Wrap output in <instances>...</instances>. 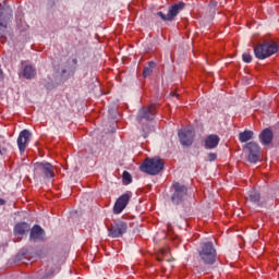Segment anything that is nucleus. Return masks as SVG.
<instances>
[{
    "label": "nucleus",
    "mask_w": 279,
    "mask_h": 279,
    "mask_svg": "<svg viewBox=\"0 0 279 279\" xmlns=\"http://www.w3.org/2000/svg\"><path fill=\"white\" fill-rule=\"evenodd\" d=\"M279 45L278 43L270 40L264 41L254 48L255 57L258 60H266V58H271L274 53H278Z\"/></svg>",
    "instance_id": "obj_1"
},
{
    "label": "nucleus",
    "mask_w": 279,
    "mask_h": 279,
    "mask_svg": "<svg viewBox=\"0 0 279 279\" xmlns=\"http://www.w3.org/2000/svg\"><path fill=\"white\" fill-rule=\"evenodd\" d=\"M198 256L204 265H215L217 262V250L213 242H204L198 250Z\"/></svg>",
    "instance_id": "obj_2"
},
{
    "label": "nucleus",
    "mask_w": 279,
    "mask_h": 279,
    "mask_svg": "<svg viewBox=\"0 0 279 279\" xmlns=\"http://www.w3.org/2000/svg\"><path fill=\"white\" fill-rule=\"evenodd\" d=\"M162 169H165V162L158 157L147 158L141 166V171L148 173V175H158Z\"/></svg>",
    "instance_id": "obj_3"
},
{
    "label": "nucleus",
    "mask_w": 279,
    "mask_h": 279,
    "mask_svg": "<svg viewBox=\"0 0 279 279\" xmlns=\"http://www.w3.org/2000/svg\"><path fill=\"white\" fill-rule=\"evenodd\" d=\"M35 173L37 175H44L47 179L56 178V168L47 161L37 162L35 165Z\"/></svg>",
    "instance_id": "obj_4"
},
{
    "label": "nucleus",
    "mask_w": 279,
    "mask_h": 279,
    "mask_svg": "<svg viewBox=\"0 0 279 279\" xmlns=\"http://www.w3.org/2000/svg\"><path fill=\"white\" fill-rule=\"evenodd\" d=\"M248 162L256 163L260 160V146L256 142H250L244 145Z\"/></svg>",
    "instance_id": "obj_5"
},
{
    "label": "nucleus",
    "mask_w": 279,
    "mask_h": 279,
    "mask_svg": "<svg viewBox=\"0 0 279 279\" xmlns=\"http://www.w3.org/2000/svg\"><path fill=\"white\" fill-rule=\"evenodd\" d=\"M179 141L184 147H191L195 141V130L191 128L181 129L178 133Z\"/></svg>",
    "instance_id": "obj_6"
},
{
    "label": "nucleus",
    "mask_w": 279,
    "mask_h": 279,
    "mask_svg": "<svg viewBox=\"0 0 279 279\" xmlns=\"http://www.w3.org/2000/svg\"><path fill=\"white\" fill-rule=\"evenodd\" d=\"M132 199V192H126L122 194L114 203L113 206V213L114 215H121L123 210L128 207V204H130V201Z\"/></svg>",
    "instance_id": "obj_7"
},
{
    "label": "nucleus",
    "mask_w": 279,
    "mask_h": 279,
    "mask_svg": "<svg viewBox=\"0 0 279 279\" xmlns=\"http://www.w3.org/2000/svg\"><path fill=\"white\" fill-rule=\"evenodd\" d=\"M156 117V105H150L148 107H143L137 113L138 123L143 121H154Z\"/></svg>",
    "instance_id": "obj_8"
},
{
    "label": "nucleus",
    "mask_w": 279,
    "mask_h": 279,
    "mask_svg": "<svg viewBox=\"0 0 279 279\" xmlns=\"http://www.w3.org/2000/svg\"><path fill=\"white\" fill-rule=\"evenodd\" d=\"M181 10H184V2H179L170 7L168 14L157 12V16H160L161 21H173L177 14H180Z\"/></svg>",
    "instance_id": "obj_9"
},
{
    "label": "nucleus",
    "mask_w": 279,
    "mask_h": 279,
    "mask_svg": "<svg viewBox=\"0 0 279 279\" xmlns=\"http://www.w3.org/2000/svg\"><path fill=\"white\" fill-rule=\"evenodd\" d=\"M174 193L172 194V202L175 205L182 204V199L186 197V193H189V189L186 186L180 184L179 182L173 183Z\"/></svg>",
    "instance_id": "obj_10"
},
{
    "label": "nucleus",
    "mask_w": 279,
    "mask_h": 279,
    "mask_svg": "<svg viewBox=\"0 0 279 279\" xmlns=\"http://www.w3.org/2000/svg\"><path fill=\"white\" fill-rule=\"evenodd\" d=\"M109 236L111 239H119L128 232V223L123 221L114 222L111 228L108 229Z\"/></svg>",
    "instance_id": "obj_11"
},
{
    "label": "nucleus",
    "mask_w": 279,
    "mask_h": 279,
    "mask_svg": "<svg viewBox=\"0 0 279 279\" xmlns=\"http://www.w3.org/2000/svg\"><path fill=\"white\" fill-rule=\"evenodd\" d=\"M12 19V14L0 11V43L5 44V34H8V21Z\"/></svg>",
    "instance_id": "obj_12"
},
{
    "label": "nucleus",
    "mask_w": 279,
    "mask_h": 279,
    "mask_svg": "<svg viewBox=\"0 0 279 279\" xmlns=\"http://www.w3.org/2000/svg\"><path fill=\"white\" fill-rule=\"evenodd\" d=\"M29 136H32V133H29L27 130H23L19 137H17V147L21 151V154H23V151H25V149H27V143H29Z\"/></svg>",
    "instance_id": "obj_13"
},
{
    "label": "nucleus",
    "mask_w": 279,
    "mask_h": 279,
    "mask_svg": "<svg viewBox=\"0 0 279 279\" xmlns=\"http://www.w3.org/2000/svg\"><path fill=\"white\" fill-rule=\"evenodd\" d=\"M221 138L217 134H210L205 138L204 147L205 149H217Z\"/></svg>",
    "instance_id": "obj_14"
},
{
    "label": "nucleus",
    "mask_w": 279,
    "mask_h": 279,
    "mask_svg": "<svg viewBox=\"0 0 279 279\" xmlns=\"http://www.w3.org/2000/svg\"><path fill=\"white\" fill-rule=\"evenodd\" d=\"M29 239L31 241H43L45 239V230L38 225L34 226L31 230Z\"/></svg>",
    "instance_id": "obj_15"
},
{
    "label": "nucleus",
    "mask_w": 279,
    "mask_h": 279,
    "mask_svg": "<svg viewBox=\"0 0 279 279\" xmlns=\"http://www.w3.org/2000/svg\"><path fill=\"white\" fill-rule=\"evenodd\" d=\"M259 141L262 145H270L271 141H274V132L270 129H265L259 134Z\"/></svg>",
    "instance_id": "obj_16"
},
{
    "label": "nucleus",
    "mask_w": 279,
    "mask_h": 279,
    "mask_svg": "<svg viewBox=\"0 0 279 279\" xmlns=\"http://www.w3.org/2000/svg\"><path fill=\"white\" fill-rule=\"evenodd\" d=\"M77 66V59H72L66 61V65L61 71V75H66V73H75Z\"/></svg>",
    "instance_id": "obj_17"
},
{
    "label": "nucleus",
    "mask_w": 279,
    "mask_h": 279,
    "mask_svg": "<svg viewBox=\"0 0 279 279\" xmlns=\"http://www.w3.org/2000/svg\"><path fill=\"white\" fill-rule=\"evenodd\" d=\"M22 75L25 80H34L36 77V68L32 65L24 66Z\"/></svg>",
    "instance_id": "obj_18"
},
{
    "label": "nucleus",
    "mask_w": 279,
    "mask_h": 279,
    "mask_svg": "<svg viewBox=\"0 0 279 279\" xmlns=\"http://www.w3.org/2000/svg\"><path fill=\"white\" fill-rule=\"evenodd\" d=\"M25 232H29V225L27 222H20L14 227L15 235H23Z\"/></svg>",
    "instance_id": "obj_19"
},
{
    "label": "nucleus",
    "mask_w": 279,
    "mask_h": 279,
    "mask_svg": "<svg viewBox=\"0 0 279 279\" xmlns=\"http://www.w3.org/2000/svg\"><path fill=\"white\" fill-rule=\"evenodd\" d=\"M254 138V132L250 130H245L239 134L240 143H247V141H252Z\"/></svg>",
    "instance_id": "obj_20"
},
{
    "label": "nucleus",
    "mask_w": 279,
    "mask_h": 279,
    "mask_svg": "<svg viewBox=\"0 0 279 279\" xmlns=\"http://www.w3.org/2000/svg\"><path fill=\"white\" fill-rule=\"evenodd\" d=\"M246 199L253 204H258L260 202V193H258L256 190H252L248 192Z\"/></svg>",
    "instance_id": "obj_21"
},
{
    "label": "nucleus",
    "mask_w": 279,
    "mask_h": 279,
    "mask_svg": "<svg viewBox=\"0 0 279 279\" xmlns=\"http://www.w3.org/2000/svg\"><path fill=\"white\" fill-rule=\"evenodd\" d=\"M154 69H156V62L149 61L148 66L144 68L143 77H149L154 73Z\"/></svg>",
    "instance_id": "obj_22"
},
{
    "label": "nucleus",
    "mask_w": 279,
    "mask_h": 279,
    "mask_svg": "<svg viewBox=\"0 0 279 279\" xmlns=\"http://www.w3.org/2000/svg\"><path fill=\"white\" fill-rule=\"evenodd\" d=\"M10 144L5 141L0 142V156H3L8 151Z\"/></svg>",
    "instance_id": "obj_23"
},
{
    "label": "nucleus",
    "mask_w": 279,
    "mask_h": 279,
    "mask_svg": "<svg viewBox=\"0 0 279 279\" xmlns=\"http://www.w3.org/2000/svg\"><path fill=\"white\" fill-rule=\"evenodd\" d=\"M122 178H123V183L124 184H131V182H132V174H130V172L124 171L123 174H122Z\"/></svg>",
    "instance_id": "obj_24"
},
{
    "label": "nucleus",
    "mask_w": 279,
    "mask_h": 279,
    "mask_svg": "<svg viewBox=\"0 0 279 279\" xmlns=\"http://www.w3.org/2000/svg\"><path fill=\"white\" fill-rule=\"evenodd\" d=\"M242 60H243V62H246V63L252 62V54H250V52H244L242 54Z\"/></svg>",
    "instance_id": "obj_25"
},
{
    "label": "nucleus",
    "mask_w": 279,
    "mask_h": 279,
    "mask_svg": "<svg viewBox=\"0 0 279 279\" xmlns=\"http://www.w3.org/2000/svg\"><path fill=\"white\" fill-rule=\"evenodd\" d=\"M207 158H208L209 162H215V160H217V154L209 153V154H207Z\"/></svg>",
    "instance_id": "obj_26"
},
{
    "label": "nucleus",
    "mask_w": 279,
    "mask_h": 279,
    "mask_svg": "<svg viewBox=\"0 0 279 279\" xmlns=\"http://www.w3.org/2000/svg\"><path fill=\"white\" fill-rule=\"evenodd\" d=\"M49 276H53V271L47 272L44 278H49Z\"/></svg>",
    "instance_id": "obj_27"
},
{
    "label": "nucleus",
    "mask_w": 279,
    "mask_h": 279,
    "mask_svg": "<svg viewBox=\"0 0 279 279\" xmlns=\"http://www.w3.org/2000/svg\"><path fill=\"white\" fill-rule=\"evenodd\" d=\"M4 204H5V201L0 198V206H4Z\"/></svg>",
    "instance_id": "obj_28"
},
{
    "label": "nucleus",
    "mask_w": 279,
    "mask_h": 279,
    "mask_svg": "<svg viewBox=\"0 0 279 279\" xmlns=\"http://www.w3.org/2000/svg\"><path fill=\"white\" fill-rule=\"evenodd\" d=\"M161 254H167V251L162 250V251H161Z\"/></svg>",
    "instance_id": "obj_29"
}]
</instances>
